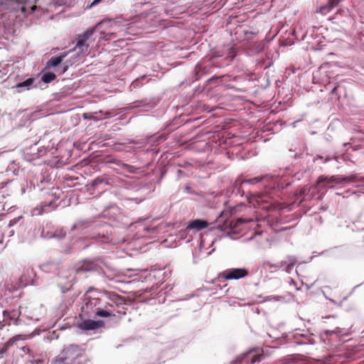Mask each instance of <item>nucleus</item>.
I'll list each match as a JSON object with an SVG mask.
<instances>
[{"mask_svg":"<svg viewBox=\"0 0 364 364\" xmlns=\"http://www.w3.org/2000/svg\"><path fill=\"white\" fill-rule=\"evenodd\" d=\"M16 223V220H11L9 224V227H11L14 223Z\"/></svg>","mask_w":364,"mask_h":364,"instance_id":"obj_25","label":"nucleus"},{"mask_svg":"<svg viewBox=\"0 0 364 364\" xmlns=\"http://www.w3.org/2000/svg\"><path fill=\"white\" fill-rule=\"evenodd\" d=\"M244 223V220L242 219H241V218H239V219L237 220L235 225L233 226L232 221H228L227 220V221H225V223L224 224V225L222 226V225H218V228L219 229L223 230H226V228L228 227H229L232 230V229H233V228H235L236 227V225L237 223Z\"/></svg>","mask_w":364,"mask_h":364,"instance_id":"obj_15","label":"nucleus"},{"mask_svg":"<svg viewBox=\"0 0 364 364\" xmlns=\"http://www.w3.org/2000/svg\"><path fill=\"white\" fill-rule=\"evenodd\" d=\"M337 88H338V87H337V86L334 87L333 88V90H332L331 92H332V93H336V90H337Z\"/></svg>","mask_w":364,"mask_h":364,"instance_id":"obj_26","label":"nucleus"},{"mask_svg":"<svg viewBox=\"0 0 364 364\" xmlns=\"http://www.w3.org/2000/svg\"><path fill=\"white\" fill-rule=\"evenodd\" d=\"M355 176L353 175L349 176H343V177H337L335 176H332L331 177L321 176L318 177L317 180V184L321 185L324 183L323 186H326L327 184L331 183H340L343 181L353 182L355 181Z\"/></svg>","mask_w":364,"mask_h":364,"instance_id":"obj_6","label":"nucleus"},{"mask_svg":"<svg viewBox=\"0 0 364 364\" xmlns=\"http://www.w3.org/2000/svg\"><path fill=\"white\" fill-rule=\"evenodd\" d=\"M102 183H105L106 184H108V183L107 181H105V180L103 178L98 177L92 181V186H97L98 184Z\"/></svg>","mask_w":364,"mask_h":364,"instance_id":"obj_21","label":"nucleus"},{"mask_svg":"<svg viewBox=\"0 0 364 364\" xmlns=\"http://www.w3.org/2000/svg\"><path fill=\"white\" fill-rule=\"evenodd\" d=\"M53 364H92V361L82 346L73 343L63 348Z\"/></svg>","mask_w":364,"mask_h":364,"instance_id":"obj_1","label":"nucleus"},{"mask_svg":"<svg viewBox=\"0 0 364 364\" xmlns=\"http://www.w3.org/2000/svg\"><path fill=\"white\" fill-rule=\"evenodd\" d=\"M123 167L129 173H135V168L129 164H123Z\"/></svg>","mask_w":364,"mask_h":364,"instance_id":"obj_22","label":"nucleus"},{"mask_svg":"<svg viewBox=\"0 0 364 364\" xmlns=\"http://www.w3.org/2000/svg\"><path fill=\"white\" fill-rule=\"evenodd\" d=\"M249 274L246 268H232L226 269L220 274V277L225 280L240 279Z\"/></svg>","mask_w":364,"mask_h":364,"instance_id":"obj_5","label":"nucleus"},{"mask_svg":"<svg viewBox=\"0 0 364 364\" xmlns=\"http://www.w3.org/2000/svg\"><path fill=\"white\" fill-rule=\"evenodd\" d=\"M104 322L102 321H93L90 319H85L78 323V327L81 330L90 331L96 330L102 327Z\"/></svg>","mask_w":364,"mask_h":364,"instance_id":"obj_8","label":"nucleus"},{"mask_svg":"<svg viewBox=\"0 0 364 364\" xmlns=\"http://www.w3.org/2000/svg\"><path fill=\"white\" fill-rule=\"evenodd\" d=\"M102 22H99L95 27L89 28L83 33L78 35L77 38V43L73 50H77L78 53L85 55L87 53L88 48L90 46L89 43H87V41L95 33L96 28Z\"/></svg>","mask_w":364,"mask_h":364,"instance_id":"obj_4","label":"nucleus"},{"mask_svg":"<svg viewBox=\"0 0 364 364\" xmlns=\"http://www.w3.org/2000/svg\"><path fill=\"white\" fill-rule=\"evenodd\" d=\"M208 226V223L206 220L201 219H196L189 222L187 229L201 230L206 228Z\"/></svg>","mask_w":364,"mask_h":364,"instance_id":"obj_9","label":"nucleus"},{"mask_svg":"<svg viewBox=\"0 0 364 364\" xmlns=\"http://www.w3.org/2000/svg\"><path fill=\"white\" fill-rule=\"evenodd\" d=\"M97 264L93 261H84L82 264L76 269V273L90 272L97 269Z\"/></svg>","mask_w":364,"mask_h":364,"instance_id":"obj_10","label":"nucleus"},{"mask_svg":"<svg viewBox=\"0 0 364 364\" xmlns=\"http://www.w3.org/2000/svg\"><path fill=\"white\" fill-rule=\"evenodd\" d=\"M42 363H43V361L41 360H36V364H41Z\"/></svg>","mask_w":364,"mask_h":364,"instance_id":"obj_27","label":"nucleus"},{"mask_svg":"<svg viewBox=\"0 0 364 364\" xmlns=\"http://www.w3.org/2000/svg\"><path fill=\"white\" fill-rule=\"evenodd\" d=\"M235 56H236V51L233 48H231L228 52V57L230 58V60H232Z\"/></svg>","mask_w":364,"mask_h":364,"instance_id":"obj_23","label":"nucleus"},{"mask_svg":"<svg viewBox=\"0 0 364 364\" xmlns=\"http://www.w3.org/2000/svg\"><path fill=\"white\" fill-rule=\"evenodd\" d=\"M3 1H4V0H1V4H4Z\"/></svg>","mask_w":364,"mask_h":364,"instance_id":"obj_32","label":"nucleus"},{"mask_svg":"<svg viewBox=\"0 0 364 364\" xmlns=\"http://www.w3.org/2000/svg\"><path fill=\"white\" fill-rule=\"evenodd\" d=\"M103 38H104L105 39H106V40H107V39H109V37H107V36H104Z\"/></svg>","mask_w":364,"mask_h":364,"instance_id":"obj_30","label":"nucleus"},{"mask_svg":"<svg viewBox=\"0 0 364 364\" xmlns=\"http://www.w3.org/2000/svg\"><path fill=\"white\" fill-rule=\"evenodd\" d=\"M84 302L82 311L87 316H90L94 314L95 316L104 318L115 316L111 310L107 309V306H102L101 299L99 298L85 296Z\"/></svg>","mask_w":364,"mask_h":364,"instance_id":"obj_2","label":"nucleus"},{"mask_svg":"<svg viewBox=\"0 0 364 364\" xmlns=\"http://www.w3.org/2000/svg\"><path fill=\"white\" fill-rule=\"evenodd\" d=\"M262 179L263 176H257L250 179H244L242 181L241 183L256 184L260 182Z\"/></svg>","mask_w":364,"mask_h":364,"instance_id":"obj_18","label":"nucleus"},{"mask_svg":"<svg viewBox=\"0 0 364 364\" xmlns=\"http://www.w3.org/2000/svg\"><path fill=\"white\" fill-rule=\"evenodd\" d=\"M21 11H22L23 12H25L26 9H25V7H24V6H22V7H21Z\"/></svg>","mask_w":364,"mask_h":364,"instance_id":"obj_28","label":"nucleus"},{"mask_svg":"<svg viewBox=\"0 0 364 364\" xmlns=\"http://www.w3.org/2000/svg\"><path fill=\"white\" fill-rule=\"evenodd\" d=\"M65 56V55H62L60 56L51 58L48 61V65L52 67H56L63 61V59Z\"/></svg>","mask_w":364,"mask_h":364,"instance_id":"obj_16","label":"nucleus"},{"mask_svg":"<svg viewBox=\"0 0 364 364\" xmlns=\"http://www.w3.org/2000/svg\"><path fill=\"white\" fill-rule=\"evenodd\" d=\"M296 264V260L294 259L293 260L291 261V262L287 266V268H286V271L287 272H290L292 268L294 267V266Z\"/></svg>","mask_w":364,"mask_h":364,"instance_id":"obj_24","label":"nucleus"},{"mask_svg":"<svg viewBox=\"0 0 364 364\" xmlns=\"http://www.w3.org/2000/svg\"><path fill=\"white\" fill-rule=\"evenodd\" d=\"M33 78H28L26 80L22 82H19L16 85V87L17 88H21V87H26L28 89V87L33 84Z\"/></svg>","mask_w":364,"mask_h":364,"instance_id":"obj_19","label":"nucleus"},{"mask_svg":"<svg viewBox=\"0 0 364 364\" xmlns=\"http://www.w3.org/2000/svg\"><path fill=\"white\" fill-rule=\"evenodd\" d=\"M21 339V336L20 335L15 336L6 342L4 344V346L3 348L4 350H7L10 347L13 346L14 344L16 343L18 341Z\"/></svg>","mask_w":364,"mask_h":364,"instance_id":"obj_12","label":"nucleus"},{"mask_svg":"<svg viewBox=\"0 0 364 364\" xmlns=\"http://www.w3.org/2000/svg\"><path fill=\"white\" fill-rule=\"evenodd\" d=\"M35 9H36V6H33L31 7L32 11H34V10H35Z\"/></svg>","mask_w":364,"mask_h":364,"instance_id":"obj_29","label":"nucleus"},{"mask_svg":"<svg viewBox=\"0 0 364 364\" xmlns=\"http://www.w3.org/2000/svg\"><path fill=\"white\" fill-rule=\"evenodd\" d=\"M208 68L206 67H202L200 64H197L195 68V75L197 78H199L201 75L207 74Z\"/></svg>","mask_w":364,"mask_h":364,"instance_id":"obj_13","label":"nucleus"},{"mask_svg":"<svg viewBox=\"0 0 364 364\" xmlns=\"http://www.w3.org/2000/svg\"><path fill=\"white\" fill-rule=\"evenodd\" d=\"M107 301L105 302L104 306H107V309L110 310V308H117V313L121 315H125L127 314V308L124 306L127 305V300L124 297L114 293L107 291L105 293Z\"/></svg>","mask_w":364,"mask_h":364,"instance_id":"obj_3","label":"nucleus"},{"mask_svg":"<svg viewBox=\"0 0 364 364\" xmlns=\"http://www.w3.org/2000/svg\"><path fill=\"white\" fill-rule=\"evenodd\" d=\"M56 76L53 73H47L42 76V81L49 83L55 79Z\"/></svg>","mask_w":364,"mask_h":364,"instance_id":"obj_17","label":"nucleus"},{"mask_svg":"<svg viewBox=\"0 0 364 364\" xmlns=\"http://www.w3.org/2000/svg\"><path fill=\"white\" fill-rule=\"evenodd\" d=\"M339 1L340 0H328L327 4L319 6L316 11L323 15L326 14L335 7L338 4Z\"/></svg>","mask_w":364,"mask_h":364,"instance_id":"obj_11","label":"nucleus"},{"mask_svg":"<svg viewBox=\"0 0 364 364\" xmlns=\"http://www.w3.org/2000/svg\"><path fill=\"white\" fill-rule=\"evenodd\" d=\"M279 265L273 264L269 261H264L262 265V268L266 271L273 272L277 269Z\"/></svg>","mask_w":364,"mask_h":364,"instance_id":"obj_14","label":"nucleus"},{"mask_svg":"<svg viewBox=\"0 0 364 364\" xmlns=\"http://www.w3.org/2000/svg\"><path fill=\"white\" fill-rule=\"evenodd\" d=\"M50 205V204L49 203V204H46L44 205H41L40 207H36L33 211V215H41L43 213V208L48 207Z\"/></svg>","mask_w":364,"mask_h":364,"instance_id":"obj_20","label":"nucleus"},{"mask_svg":"<svg viewBox=\"0 0 364 364\" xmlns=\"http://www.w3.org/2000/svg\"><path fill=\"white\" fill-rule=\"evenodd\" d=\"M67 68L65 67L63 70V72H65Z\"/></svg>","mask_w":364,"mask_h":364,"instance_id":"obj_31","label":"nucleus"},{"mask_svg":"<svg viewBox=\"0 0 364 364\" xmlns=\"http://www.w3.org/2000/svg\"><path fill=\"white\" fill-rule=\"evenodd\" d=\"M262 356V354H256L252 351L247 352L237 357L233 364H255L256 362L261 360Z\"/></svg>","mask_w":364,"mask_h":364,"instance_id":"obj_7","label":"nucleus"}]
</instances>
